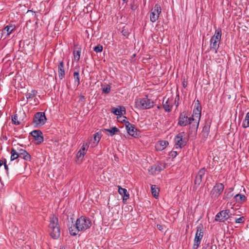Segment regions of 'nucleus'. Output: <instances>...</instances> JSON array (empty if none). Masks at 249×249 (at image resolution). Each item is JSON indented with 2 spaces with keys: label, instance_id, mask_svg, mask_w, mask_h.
I'll return each instance as SVG.
<instances>
[{
  "label": "nucleus",
  "instance_id": "f257e3e1",
  "mask_svg": "<svg viewBox=\"0 0 249 249\" xmlns=\"http://www.w3.org/2000/svg\"><path fill=\"white\" fill-rule=\"evenodd\" d=\"M91 226V220L86 216H82L78 218L75 224L69 228V232L71 235L75 236L80 231H85Z\"/></svg>",
  "mask_w": 249,
  "mask_h": 249
},
{
  "label": "nucleus",
  "instance_id": "f03ea898",
  "mask_svg": "<svg viewBox=\"0 0 249 249\" xmlns=\"http://www.w3.org/2000/svg\"><path fill=\"white\" fill-rule=\"evenodd\" d=\"M51 236L53 239L58 238L60 234V230L58 223V219L54 215L50 217V223L49 225Z\"/></svg>",
  "mask_w": 249,
  "mask_h": 249
},
{
  "label": "nucleus",
  "instance_id": "7ed1b4c3",
  "mask_svg": "<svg viewBox=\"0 0 249 249\" xmlns=\"http://www.w3.org/2000/svg\"><path fill=\"white\" fill-rule=\"evenodd\" d=\"M194 121L195 119L193 117H188L186 112H182L179 114L178 124L180 126H186L189 124V128L193 131L194 130V126L192 124H194L193 122Z\"/></svg>",
  "mask_w": 249,
  "mask_h": 249
},
{
  "label": "nucleus",
  "instance_id": "20e7f679",
  "mask_svg": "<svg viewBox=\"0 0 249 249\" xmlns=\"http://www.w3.org/2000/svg\"><path fill=\"white\" fill-rule=\"evenodd\" d=\"M135 106L141 109H147L153 107L154 102L146 96L143 98H139L135 100Z\"/></svg>",
  "mask_w": 249,
  "mask_h": 249
},
{
  "label": "nucleus",
  "instance_id": "39448f33",
  "mask_svg": "<svg viewBox=\"0 0 249 249\" xmlns=\"http://www.w3.org/2000/svg\"><path fill=\"white\" fill-rule=\"evenodd\" d=\"M221 38V31L216 30L214 35L210 39L211 49L213 50L215 53H217L219 47V43Z\"/></svg>",
  "mask_w": 249,
  "mask_h": 249
},
{
  "label": "nucleus",
  "instance_id": "423d86ee",
  "mask_svg": "<svg viewBox=\"0 0 249 249\" xmlns=\"http://www.w3.org/2000/svg\"><path fill=\"white\" fill-rule=\"evenodd\" d=\"M185 136L186 134L184 132H180L175 136L174 142L176 148L180 149L186 145L188 140Z\"/></svg>",
  "mask_w": 249,
  "mask_h": 249
},
{
  "label": "nucleus",
  "instance_id": "0eeeda50",
  "mask_svg": "<svg viewBox=\"0 0 249 249\" xmlns=\"http://www.w3.org/2000/svg\"><path fill=\"white\" fill-rule=\"evenodd\" d=\"M204 235L203 227L202 225H198L196 228V231L194 239L193 245L194 249H197L201 243V240Z\"/></svg>",
  "mask_w": 249,
  "mask_h": 249
},
{
  "label": "nucleus",
  "instance_id": "6e6552de",
  "mask_svg": "<svg viewBox=\"0 0 249 249\" xmlns=\"http://www.w3.org/2000/svg\"><path fill=\"white\" fill-rule=\"evenodd\" d=\"M46 120L45 112H38L35 114L33 123L35 127H40L45 124Z\"/></svg>",
  "mask_w": 249,
  "mask_h": 249
},
{
  "label": "nucleus",
  "instance_id": "1a4fd4ad",
  "mask_svg": "<svg viewBox=\"0 0 249 249\" xmlns=\"http://www.w3.org/2000/svg\"><path fill=\"white\" fill-rule=\"evenodd\" d=\"M161 12V8L160 4H156L150 13V19L152 22H155L159 18Z\"/></svg>",
  "mask_w": 249,
  "mask_h": 249
},
{
  "label": "nucleus",
  "instance_id": "9d476101",
  "mask_svg": "<svg viewBox=\"0 0 249 249\" xmlns=\"http://www.w3.org/2000/svg\"><path fill=\"white\" fill-rule=\"evenodd\" d=\"M224 185L221 183H216L213 188L211 192L212 197H217L223 192Z\"/></svg>",
  "mask_w": 249,
  "mask_h": 249
},
{
  "label": "nucleus",
  "instance_id": "9b49d317",
  "mask_svg": "<svg viewBox=\"0 0 249 249\" xmlns=\"http://www.w3.org/2000/svg\"><path fill=\"white\" fill-rule=\"evenodd\" d=\"M230 217V210H223L217 213L215 216V220L219 222H224Z\"/></svg>",
  "mask_w": 249,
  "mask_h": 249
},
{
  "label": "nucleus",
  "instance_id": "f8f14e48",
  "mask_svg": "<svg viewBox=\"0 0 249 249\" xmlns=\"http://www.w3.org/2000/svg\"><path fill=\"white\" fill-rule=\"evenodd\" d=\"M31 135L34 138V141L36 144H39L43 142L44 138L42 136V133L39 130H35L30 133Z\"/></svg>",
  "mask_w": 249,
  "mask_h": 249
},
{
  "label": "nucleus",
  "instance_id": "ddd939ff",
  "mask_svg": "<svg viewBox=\"0 0 249 249\" xmlns=\"http://www.w3.org/2000/svg\"><path fill=\"white\" fill-rule=\"evenodd\" d=\"M165 168L164 164L159 163L152 166L148 170V173L151 175H155L163 170Z\"/></svg>",
  "mask_w": 249,
  "mask_h": 249
},
{
  "label": "nucleus",
  "instance_id": "4468645a",
  "mask_svg": "<svg viewBox=\"0 0 249 249\" xmlns=\"http://www.w3.org/2000/svg\"><path fill=\"white\" fill-rule=\"evenodd\" d=\"M173 101L172 99L164 97L162 101V106L165 111L170 112L172 111Z\"/></svg>",
  "mask_w": 249,
  "mask_h": 249
},
{
  "label": "nucleus",
  "instance_id": "2eb2a0df",
  "mask_svg": "<svg viewBox=\"0 0 249 249\" xmlns=\"http://www.w3.org/2000/svg\"><path fill=\"white\" fill-rule=\"evenodd\" d=\"M205 173L206 169L205 168H202L199 170L195 180V184L196 185L198 186L200 184Z\"/></svg>",
  "mask_w": 249,
  "mask_h": 249
},
{
  "label": "nucleus",
  "instance_id": "dca6fc26",
  "mask_svg": "<svg viewBox=\"0 0 249 249\" xmlns=\"http://www.w3.org/2000/svg\"><path fill=\"white\" fill-rule=\"evenodd\" d=\"M125 128L127 133L133 137H136L137 133L136 132L137 129L134 125L130 123L128 121L125 122Z\"/></svg>",
  "mask_w": 249,
  "mask_h": 249
},
{
  "label": "nucleus",
  "instance_id": "f3484780",
  "mask_svg": "<svg viewBox=\"0 0 249 249\" xmlns=\"http://www.w3.org/2000/svg\"><path fill=\"white\" fill-rule=\"evenodd\" d=\"M201 116V112H195L193 113V114L192 115V116L191 117H193L195 119V121L193 122V124H192L193 126H194V130L196 132L197 131L198 124H199V121L200 118Z\"/></svg>",
  "mask_w": 249,
  "mask_h": 249
},
{
  "label": "nucleus",
  "instance_id": "a211bd4d",
  "mask_svg": "<svg viewBox=\"0 0 249 249\" xmlns=\"http://www.w3.org/2000/svg\"><path fill=\"white\" fill-rule=\"evenodd\" d=\"M58 77L60 79H62L65 76V71L64 69V64L63 61L60 62L58 65Z\"/></svg>",
  "mask_w": 249,
  "mask_h": 249
},
{
  "label": "nucleus",
  "instance_id": "6ab92c4d",
  "mask_svg": "<svg viewBox=\"0 0 249 249\" xmlns=\"http://www.w3.org/2000/svg\"><path fill=\"white\" fill-rule=\"evenodd\" d=\"M169 142L167 141H159L155 145V148L158 151H162L164 149Z\"/></svg>",
  "mask_w": 249,
  "mask_h": 249
},
{
  "label": "nucleus",
  "instance_id": "aec40b11",
  "mask_svg": "<svg viewBox=\"0 0 249 249\" xmlns=\"http://www.w3.org/2000/svg\"><path fill=\"white\" fill-rule=\"evenodd\" d=\"M15 29V27L14 25H12V24H9L2 30V34H6L5 37H7L12 33Z\"/></svg>",
  "mask_w": 249,
  "mask_h": 249
},
{
  "label": "nucleus",
  "instance_id": "412c9836",
  "mask_svg": "<svg viewBox=\"0 0 249 249\" xmlns=\"http://www.w3.org/2000/svg\"><path fill=\"white\" fill-rule=\"evenodd\" d=\"M119 108L113 107L112 112L116 115H120L125 114V108L124 107L119 106Z\"/></svg>",
  "mask_w": 249,
  "mask_h": 249
},
{
  "label": "nucleus",
  "instance_id": "4be33fe9",
  "mask_svg": "<svg viewBox=\"0 0 249 249\" xmlns=\"http://www.w3.org/2000/svg\"><path fill=\"white\" fill-rule=\"evenodd\" d=\"M118 192L121 195L123 196V201H124V200H126L127 199H128L129 195L127 193L126 189L123 188L121 187L120 186H118Z\"/></svg>",
  "mask_w": 249,
  "mask_h": 249
},
{
  "label": "nucleus",
  "instance_id": "5701e85b",
  "mask_svg": "<svg viewBox=\"0 0 249 249\" xmlns=\"http://www.w3.org/2000/svg\"><path fill=\"white\" fill-rule=\"evenodd\" d=\"M151 193L154 197L157 198L159 195V189L156 187V185H152L151 186Z\"/></svg>",
  "mask_w": 249,
  "mask_h": 249
},
{
  "label": "nucleus",
  "instance_id": "b1692460",
  "mask_svg": "<svg viewBox=\"0 0 249 249\" xmlns=\"http://www.w3.org/2000/svg\"><path fill=\"white\" fill-rule=\"evenodd\" d=\"M101 133L98 132L94 135V142H93V146L97 145L100 140Z\"/></svg>",
  "mask_w": 249,
  "mask_h": 249
},
{
  "label": "nucleus",
  "instance_id": "393cba45",
  "mask_svg": "<svg viewBox=\"0 0 249 249\" xmlns=\"http://www.w3.org/2000/svg\"><path fill=\"white\" fill-rule=\"evenodd\" d=\"M81 51V49L80 48H78L77 50H74L73 52L74 60L77 62H78L80 59Z\"/></svg>",
  "mask_w": 249,
  "mask_h": 249
},
{
  "label": "nucleus",
  "instance_id": "a878e982",
  "mask_svg": "<svg viewBox=\"0 0 249 249\" xmlns=\"http://www.w3.org/2000/svg\"><path fill=\"white\" fill-rule=\"evenodd\" d=\"M105 131L109 132L110 133V136H112L113 135L120 132L119 129L115 126L113 127L110 129H105Z\"/></svg>",
  "mask_w": 249,
  "mask_h": 249
},
{
  "label": "nucleus",
  "instance_id": "bb28decb",
  "mask_svg": "<svg viewBox=\"0 0 249 249\" xmlns=\"http://www.w3.org/2000/svg\"><path fill=\"white\" fill-rule=\"evenodd\" d=\"M11 157L10 160H15L17 159L18 158H19V155L18 154L17 152V150L16 149L12 148L11 151Z\"/></svg>",
  "mask_w": 249,
  "mask_h": 249
},
{
  "label": "nucleus",
  "instance_id": "cd10ccee",
  "mask_svg": "<svg viewBox=\"0 0 249 249\" xmlns=\"http://www.w3.org/2000/svg\"><path fill=\"white\" fill-rule=\"evenodd\" d=\"M19 158H21L27 161H30L31 159V155L27 152L26 150H25L22 154L20 155Z\"/></svg>",
  "mask_w": 249,
  "mask_h": 249
},
{
  "label": "nucleus",
  "instance_id": "c85d7f7f",
  "mask_svg": "<svg viewBox=\"0 0 249 249\" xmlns=\"http://www.w3.org/2000/svg\"><path fill=\"white\" fill-rule=\"evenodd\" d=\"M234 198L236 199V200L238 202H241L242 201H245L246 198L244 195L242 194H237L234 196Z\"/></svg>",
  "mask_w": 249,
  "mask_h": 249
},
{
  "label": "nucleus",
  "instance_id": "c756f323",
  "mask_svg": "<svg viewBox=\"0 0 249 249\" xmlns=\"http://www.w3.org/2000/svg\"><path fill=\"white\" fill-rule=\"evenodd\" d=\"M242 125L244 128L249 127V112L246 114L245 120L243 122Z\"/></svg>",
  "mask_w": 249,
  "mask_h": 249
},
{
  "label": "nucleus",
  "instance_id": "7c9ffc66",
  "mask_svg": "<svg viewBox=\"0 0 249 249\" xmlns=\"http://www.w3.org/2000/svg\"><path fill=\"white\" fill-rule=\"evenodd\" d=\"M230 191L229 192H227V191L225 192V197L224 198L226 199H230L231 197L233 196L232 191L233 190V188H230L229 189Z\"/></svg>",
  "mask_w": 249,
  "mask_h": 249
},
{
  "label": "nucleus",
  "instance_id": "2f4dec72",
  "mask_svg": "<svg viewBox=\"0 0 249 249\" xmlns=\"http://www.w3.org/2000/svg\"><path fill=\"white\" fill-rule=\"evenodd\" d=\"M36 91L35 90H32L30 92L27 93L26 97L27 100L33 99L36 95Z\"/></svg>",
  "mask_w": 249,
  "mask_h": 249
},
{
  "label": "nucleus",
  "instance_id": "473e14b6",
  "mask_svg": "<svg viewBox=\"0 0 249 249\" xmlns=\"http://www.w3.org/2000/svg\"><path fill=\"white\" fill-rule=\"evenodd\" d=\"M73 77L75 80V82H76L77 85H78L80 84V76L78 71L74 72Z\"/></svg>",
  "mask_w": 249,
  "mask_h": 249
},
{
  "label": "nucleus",
  "instance_id": "72a5a7b5",
  "mask_svg": "<svg viewBox=\"0 0 249 249\" xmlns=\"http://www.w3.org/2000/svg\"><path fill=\"white\" fill-rule=\"evenodd\" d=\"M195 112H201V107L199 103L195 104L193 113Z\"/></svg>",
  "mask_w": 249,
  "mask_h": 249
},
{
  "label": "nucleus",
  "instance_id": "f704fd0d",
  "mask_svg": "<svg viewBox=\"0 0 249 249\" xmlns=\"http://www.w3.org/2000/svg\"><path fill=\"white\" fill-rule=\"evenodd\" d=\"M103 49V46L99 44L93 48V51L97 53H101L102 52Z\"/></svg>",
  "mask_w": 249,
  "mask_h": 249
},
{
  "label": "nucleus",
  "instance_id": "c9c22d12",
  "mask_svg": "<svg viewBox=\"0 0 249 249\" xmlns=\"http://www.w3.org/2000/svg\"><path fill=\"white\" fill-rule=\"evenodd\" d=\"M245 218L244 216H241L239 218H236L235 220V222L236 223H243L245 222Z\"/></svg>",
  "mask_w": 249,
  "mask_h": 249
},
{
  "label": "nucleus",
  "instance_id": "e433bc0d",
  "mask_svg": "<svg viewBox=\"0 0 249 249\" xmlns=\"http://www.w3.org/2000/svg\"><path fill=\"white\" fill-rule=\"evenodd\" d=\"M110 85H108L106 87L103 88L102 90L105 93L108 94L110 91Z\"/></svg>",
  "mask_w": 249,
  "mask_h": 249
},
{
  "label": "nucleus",
  "instance_id": "4c0bfd02",
  "mask_svg": "<svg viewBox=\"0 0 249 249\" xmlns=\"http://www.w3.org/2000/svg\"><path fill=\"white\" fill-rule=\"evenodd\" d=\"M12 121L16 125H18L20 122L18 120V116L16 115L12 117Z\"/></svg>",
  "mask_w": 249,
  "mask_h": 249
},
{
  "label": "nucleus",
  "instance_id": "58836bf2",
  "mask_svg": "<svg viewBox=\"0 0 249 249\" xmlns=\"http://www.w3.org/2000/svg\"><path fill=\"white\" fill-rule=\"evenodd\" d=\"M177 155L178 153L176 151H171L169 154L170 157H171L173 159L175 158Z\"/></svg>",
  "mask_w": 249,
  "mask_h": 249
},
{
  "label": "nucleus",
  "instance_id": "ea45409f",
  "mask_svg": "<svg viewBox=\"0 0 249 249\" xmlns=\"http://www.w3.org/2000/svg\"><path fill=\"white\" fill-rule=\"evenodd\" d=\"M209 130H210V126L207 125H205L204 126L202 129V132H205L207 133H209Z\"/></svg>",
  "mask_w": 249,
  "mask_h": 249
},
{
  "label": "nucleus",
  "instance_id": "a19ab883",
  "mask_svg": "<svg viewBox=\"0 0 249 249\" xmlns=\"http://www.w3.org/2000/svg\"><path fill=\"white\" fill-rule=\"evenodd\" d=\"M179 100V96L178 94L177 95L174 100V103L176 105V107L178 106L179 103L178 101Z\"/></svg>",
  "mask_w": 249,
  "mask_h": 249
},
{
  "label": "nucleus",
  "instance_id": "79ce46f5",
  "mask_svg": "<svg viewBox=\"0 0 249 249\" xmlns=\"http://www.w3.org/2000/svg\"><path fill=\"white\" fill-rule=\"evenodd\" d=\"M208 135H209V133H205V132H201V135L202 136V139L204 140V141H205L206 140V139L207 138L208 136Z\"/></svg>",
  "mask_w": 249,
  "mask_h": 249
},
{
  "label": "nucleus",
  "instance_id": "37998d69",
  "mask_svg": "<svg viewBox=\"0 0 249 249\" xmlns=\"http://www.w3.org/2000/svg\"><path fill=\"white\" fill-rule=\"evenodd\" d=\"M85 154H86V153H83V152H82V150H81V149H80V150L78 151V153H77V157L78 158H80V157H83V156L85 155Z\"/></svg>",
  "mask_w": 249,
  "mask_h": 249
},
{
  "label": "nucleus",
  "instance_id": "c03bdc74",
  "mask_svg": "<svg viewBox=\"0 0 249 249\" xmlns=\"http://www.w3.org/2000/svg\"><path fill=\"white\" fill-rule=\"evenodd\" d=\"M122 33L124 36L126 37H127L129 35V33L124 29H123V30L122 31Z\"/></svg>",
  "mask_w": 249,
  "mask_h": 249
},
{
  "label": "nucleus",
  "instance_id": "a18cd8bd",
  "mask_svg": "<svg viewBox=\"0 0 249 249\" xmlns=\"http://www.w3.org/2000/svg\"><path fill=\"white\" fill-rule=\"evenodd\" d=\"M3 164L4 165V168H5V170L7 171V172H8L9 168H8V165L6 164V159H4V161H3Z\"/></svg>",
  "mask_w": 249,
  "mask_h": 249
},
{
  "label": "nucleus",
  "instance_id": "49530a36",
  "mask_svg": "<svg viewBox=\"0 0 249 249\" xmlns=\"http://www.w3.org/2000/svg\"><path fill=\"white\" fill-rule=\"evenodd\" d=\"M25 151V150L23 149H18L17 150V152H18V154L19 155V157H20V155L22 154L23 153H24Z\"/></svg>",
  "mask_w": 249,
  "mask_h": 249
},
{
  "label": "nucleus",
  "instance_id": "de8ad7c7",
  "mask_svg": "<svg viewBox=\"0 0 249 249\" xmlns=\"http://www.w3.org/2000/svg\"><path fill=\"white\" fill-rule=\"evenodd\" d=\"M157 227L160 231H163L164 230V226L158 224Z\"/></svg>",
  "mask_w": 249,
  "mask_h": 249
},
{
  "label": "nucleus",
  "instance_id": "09e8293b",
  "mask_svg": "<svg viewBox=\"0 0 249 249\" xmlns=\"http://www.w3.org/2000/svg\"><path fill=\"white\" fill-rule=\"evenodd\" d=\"M121 118H122L123 119H122V122H124V123L125 124V122H127L126 121H125V119H126V117L123 116H120Z\"/></svg>",
  "mask_w": 249,
  "mask_h": 249
},
{
  "label": "nucleus",
  "instance_id": "8fccbe9b",
  "mask_svg": "<svg viewBox=\"0 0 249 249\" xmlns=\"http://www.w3.org/2000/svg\"><path fill=\"white\" fill-rule=\"evenodd\" d=\"M82 151V152H83V153H86V151L87 150L84 146V145H83L82 148L81 149Z\"/></svg>",
  "mask_w": 249,
  "mask_h": 249
},
{
  "label": "nucleus",
  "instance_id": "3c124183",
  "mask_svg": "<svg viewBox=\"0 0 249 249\" xmlns=\"http://www.w3.org/2000/svg\"><path fill=\"white\" fill-rule=\"evenodd\" d=\"M3 161L0 160V166H1L2 165H3Z\"/></svg>",
  "mask_w": 249,
  "mask_h": 249
},
{
  "label": "nucleus",
  "instance_id": "603ef678",
  "mask_svg": "<svg viewBox=\"0 0 249 249\" xmlns=\"http://www.w3.org/2000/svg\"><path fill=\"white\" fill-rule=\"evenodd\" d=\"M59 249H66V248L64 246H61Z\"/></svg>",
  "mask_w": 249,
  "mask_h": 249
},
{
  "label": "nucleus",
  "instance_id": "864d4df0",
  "mask_svg": "<svg viewBox=\"0 0 249 249\" xmlns=\"http://www.w3.org/2000/svg\"><path fill=\"white\" fill-rule=\"evenodd\" d=\"M123 2H124V3H126V2H127L128 0H123Z\"/></svg>",
  "mask_w": 249,
  "mask_h": 249
}]
</instances>
